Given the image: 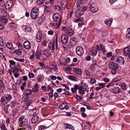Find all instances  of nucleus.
I'll return each mask as SVG.
<instances>
[{
  "label": "nucleus",
  "instance_id": "obj_23",
  "mask_svg": "<svg viewBox=\"0 0 130 130\" xmlns=\"http://www.w3.org/2000/svg\"><path fill=\"white\" fill-rule=\"evenodd\" d=\"M76 38L74 37L71 38L70 40V43L72 46H74L76 43Z\"/></svg>",
  "mask_w": 130,
  "mask_h": 130
},
{
  "label": "nucleus",
  "instance_id": "obj_33",
  "mask_svg": "<svg viewBox=\"0 0 130 130\" xmlns=\"http://www.w3.org/2000/svg\"><path fill=\"white\" fill-rule=\"evenodd\" d=\"M7 16L3 15V16L1 17V22L3 23H7L8 20L6 18V17Z\"/></svg>",
  "mask_w": 130,
  "mask_h": 130
},
{
  "label": "nucleus",
  "instance_id": "obj_47",
  "mask_svg": "<svg viewBox=\"0 0 130 130\" xmlns=\"http://www.w3.org/2000/svg\"><path fill=\"white\" fill-rule=\"evenodd\" d=\"M9 26L11 29H14L15 27V25L14 23L12 22L11 23H9Z\"/></svg>",
  "mask_w": 130,
  "mask_h": 130
},
{
  "label": "nucleus",
  "instance_id": "obj_57",
  "mask_svg": "<svg viewBox=\"0 0 130 130\" xmlns=\"http://www.w3.org/2000/svg\"><path fill=\"white\" fill-rule=\"evenodd\" d=\"M41 88L44 92H46L47 91L46 87L45 86H42Z\"/></svg>",
  "mask_w": 130,
  "mask_h": 130
},
{
  "label": "nucleus",
  "instance_id": "obj_48",
  "mask_svg": "<svg viewBox=\"0 0 130 130\" xmlns=\"http://www.w3.org/2000/svg\"><path fill=\"white\" fill-rule=\"evenodd\" d=\"M4 44V41L2 38L0 37V46H3Z\"/></svg>",
  "mask_w": 130,
  "mask_h": 130
},
{
  "label": "nucleus",
  "instance_id": "obj_44",
  "mask_svg": "<svg viewBox=\"0 0 130 130\" xmlns=\"http://www.w3.org/2000/svg\"><path fill=\"white\" fill-rule=\"evenodd\" d=\"M101 50L102 51V52L103 53H105L106 52V49L105 47L102 44H101Z\"/></svg>",
  "mask_w": 130,
  "mask_h": 130
},
{
  "label": "nucleus",
  "instance_id": "obj_26",
  "mask_svg": "<svg viewBox=\"0 0 130 130\" xmlns=\"http://www.w3.org/2000/svg\"><path fill=\"white\" fill-rule=\"evenodd\" d=\"M48 47L50 50H54L55 49V43H52L50 42L48 44Z\"/></svg>",
  "mask_w": 130,
  "mask_h": 130
},
{
  "label": "nucleus",
  "instance_id": "obj_27",
  "mask_svg": "<svg viewBox=\"0 0 130 130\" xmlns=\"http://www.w3.org/2000/svg\"><path fill=\"white\" fill-rule=\"evenodd\" d=\"M10 63V66L11 69H13L15 68V62L12 60H10L9 61Z\"/></svg>",
  "mask_w": 130,
  "mask_h": 130
},
{
  "label": "nucleus",
  "instance_id": "obj_13",
  "mask_svg": "<svg viewBox=\"0 0 130 130\" xmlns=\"http://www.w3.org/2000/svg\"><path fill=\"white\" fill-rule=\"evenodd\" d=\"M59 108L61 109H65L67 110L69 109V107L67 105L66 103H63L60 105Z\"/></svg>",
  "mask_w": 130,
  "mask_h": 130
},
{
  "label": "nucleus",
  "instance_id": "obj_54",
  "mask_svg": "<svg viewBox=\"0 0 130 130\" xmlns=\"http://www.w3.org/2000/svg\"><path fill=\"white\" fill-rule=\"evenodd\" d=\"M85 73L88 76H90L92 75V73L88 70L86 71Z\"/></svg>",
  "mask_w": 130,
  "mask_h": 130
},
{
  "label": "nucleus",
  "instance_id": "obj_11",
  "mask_svg": "<svg viewBox=\"0 0 130 130\" xmlns=\"http://www.w3.org/2000/svg\"><path fill=\"white\" fill-rule=\"evenodd\" d=\"M116 61L118 63L121 64H123L124 63V58L121 56H118L116 57Z\"/></svg>",
  "mask_w": 130,
  "mask_h": 130
},
{
  "label": "nucleus",
  "instance_id": "obj_3",
  "mask_svg": "<svg viewBox=\"0 0 130 130\" xmlns=\"http://www.w3.org/2000/svg\"><path fill=\"white\" fill-rule=\"evenodd\" d=\"M39 14L38 8L37 7H35L31 10L30 16L32 19L36 20L38 17Z\"/></svg>",
  "mask_w": 130,
  "mask_h": 130
},
{
  "label": "nucleus",
  "instance_id": "obj_28",
  "mask_svg": "<svg viewBox=\"0 0 130 130\" xmlns=\"http://www.w3.org/2000/svg\"><path fill=\"white\" fill-rule=\"evenodd\" d=\"M43 56L44 55L46 56V57H49L51 54V52L47 50H44L43 52Z\"/></svg>",
  "mask_w": 130,
  "mask_h": 130
},
{
  "label": "nucleus",
  "instance_id": "obj_38",
  "mask_svg": "<svg viewBox=\"0 0 130 130\" xmlns=\"http://www.w3.org/2000/svg\"><path fill=\"white\" fill-rule=\"evenodd\" d=\"M121 88L124 90H125L126 89L125 84L123 82H122L119 83V84Z\"/></svg>",
  "mask_w": 130,
  "mask_h": 130
},
{
  "label": "nucleus",
  "instance_id": "obj_36",
  "mask_svg": "<svg viewBox=\"0 0 130 130\" xmlns=\"http://www.w3.org/2000/svg\"><path fill=\"white\" fill-rule=\"evenodd\" d=\"M53 8L56 11L59 12L61 10V8L59 5H54Z\"/></svg>",
  "mask_w": 130,
  "mask_h": 130
},
{
  "label": "nucleus",
  "instance_id": "obj_45",
  "mask_svg": "<svg viewBox=\"0 0 130 130\" xmlns=\"http://www.w3.org/2000/svg\"><path fill=\"white\" fill-rule=\"evenodd\" d=\"M37 4L39 5H41L44 2V0H37Z\"/></svg>",
  "mask_w": 130,
  "mask_h": 130
},
{
  "label": "nucleus",
  "instance_id": "obj_49",
  "mask_svg": "<svg viewBox=\"0 0 130 130\" xmlns=\"http://www.w3.org/2000/svg\"><path fill=\"white\" fill-rule=\"evenodd\" d=\"M98 85L100 86V87L102 89L105 87V84L102 83H99Z\"/></svg>",
  "mask_w": 130,
  "mask_h": 130
},
{
  "label": "nucleus",
  "instance_id": "obj_29",
  "mask_svg": "<svg viewBox=\"0 0 130 130\" xmlns=\"http://www.w3.org/2000/svg\"><path fill=\"white\" fill-rule=\"evenodd\" d=\"M31 100H29L28 102L25 103L23 106V107L25 108H28L29 106L31 104Z\"/></svg>",
  "mask_w": 130,
  "mask_h": 130
},
{
  "label": "nucleus",
  "instance_id": "obj_52",
  "mask_svg": "<svg viewBox=\"0 0 130 130\" xmlns=\"http://www.w3.org/2000/svg\"><path fill=\"white\" fill-rule=\"evenodd\" d=\"M28 76L29 78H32L34 77L35 75L33 73H29L28 74Z\"/></svg>",
  "mask_w": 130,
  "mask_h": 130
},
{
  "label": "nucleus",
  "instance_id": "obj_41",
  "mask_svg": "<svg viewBox=\"0 0 130 130\" xmlns=\"http://www.w3.org/2000/svg\"><path fill=\"white\" fill-rule=\"evenodd\" d=\"M13 6V1L11 0H9V9L11 8Z\"/></svg>",
  "mask_w": 130,
  "mask_h": 130
},
{
  "label": "nucleus",
  "instance_id": "obj_62",
  "mask_svg": "<svg viewBox=\"0 0 130 130\" xmlns=\"http://www.w3.org/2000/svg\"><path fill=\"white\" fill-rule=\"evenodd\" d=\"M114 86V84H113L112 83H110L108 85H107V87L108 88H109L110 86L113 87V86Z\"/></svg>",
  "mask_w": 130,
  "mask_h": 130
},
{
  "label": "nucleus",
  "instance_id": "obj_8",
  "mask_svg": "<svg viewBox=\"0 0 130 130\" xmlns=\"http://www.w3.org/2000/svg\"><path fill=\"white\" fill-rule=\"evenodd\" d=\"M84 13V11L82 10V8H80L76 11L75 13V15L77 18H79Z\"/></svg>",
  "mask_w": 130,
  "mask_h": 130
},
{
  "label": "nucleus",
  "instance_id": "obj_63",
  "mask_svg": "<svg viewBox=\"0 0 130 130\" xmlns=\"http://www.w3.org/2000/svg\"><path fill=\"white\" fill-rule=\"evenodd\" d=\"M48 34L50 35H52L54 34V31L52 30H49L48 31Z\"/></svg>",
  "mask_w": 130,
  "mask_h": 130
},
{
  "label": "nucleus",
  "instance_id": "obj_20",
  "mask_svg": "<svg viewBox=\"0 0 130 130\" xmlns=\"http://www.w3.org/2000/svg\"><path fill=\"white\" fill-rule=\"evenodd\" d=\"M64 128L65 129L68 128L72 130H74V127L71 124L66 123L64 124Z\"/></svg>",
  "mask_w": 130,
  "mask_h": 130
},
{
  "label": "nucleus",
  "instance_id": "obj_17",
  "mask_svg": "<svg viewBox=\"0 0 130 130\" xmlns=\"http://www.w3.org/2000/svg\"><path fill=\"white\" fill-rule=\"evenodd\" d=\"M123 52L124 55H128L130 52V46H128L125 47L124 49Z\"/></svg>",
  "mask_w": 130,
  "mask_h": 130
},
{
  "label": "nucleus",
  "instance_id": "obj_5",
  "mask_svg": "<svg viewBox=\"0 0 130 130\" xmlns=\"http://www.w3.org/2000/svg\"><path fill=\"white\" fill-rule=\"evenodd\" d=\"M76 52L78 55L79 56H82L84 53V50L81 46H78L76 48Z\"/></svg>",
  "mask_w": 130,
  "mask_h": 130
},
{
  "label": "nucleus",
  "instance_id": "obj_16",
  "mask_svg": "<svg viewBox=\"0 0 130 130\" xmlns=\"http://www.w3.org/2000/svg\"><path fill=\"white\" fill-rule=\"evenodd\" d=\"M113 19L111 18L106 19L105 21V23L108 26H110L112 23Z\"/></svg>",
  "mask_w": 130,
  "mask_h": 130
},
{
  "label": "nucleus",
  "instance_id": "obj_46",
  "mask_svg": "<svg viewBox=\"0 0 130 130\" xmlns=\"http://www.w3.org/2000/svg\"><path fill=\"white\" fill-rule=\"evenodd\" d=\"M96 80L93 78H91L90 81V82L91 84H94L96 83Z\"/></svg>",
  "mask_w": 130,
  "mask_h": 130
},
{
  "label": "nucleus",
  "instance_id": "obj_4",
  "mask_svg": "<svg viewBox=\"0 0 130 130\" xmlns=\"http://www.w3.org/2000/svg\"><path fill=\"white\" fill-rule=\"evenodd\" d=\"M19 120L20 123L22 124V126H25L27 123V120L25 118L24 116H22L20 117Z\"/></svg>",
  "mask_w": 130,
  "mask_h": 130
},
{
  "label": "nucleus",
  "instance_id": "obj_32",
  "mask_svg": "<svg viewBox=\"0 0 130 130\" xmlns=\"http://www.w3.org/2000/svg\"><path fill=\"white\" fill-rule=\"evenodd\" d=\"M113 92L116 93H119L120 92V90L119 88L118 87H114L112 89Z\"/></svg>",
  "mask_w": 130,
  "mask_h": 130
},
{
  "label": "nucleus",
  "instance_id": "obj_25",
  "mask_svg": "<svg viewBox=\"0 0 130 130\" xmlns=\"http://www.w3.org/2000/svg\"><path fill=\"white\" fill-rule=\"evenodd\" d=\"M74 70L75 72L77 75H79L82 74V70L79 69L75 68H74Z\"/></svg>",
  "mask_w": 130,
  "mask_h": 130
},
{
  "label": "nucleus",
  "instance_id": "obj_50",
  "mask_svg": "<svg viewBox=\"0 0 130 130\" xmlns=\"http://www.w3.org/2000/svg\"><path fill=\"white\" fill-rule=\"evenodd\" d=\"M8 105H5L4 107V110L5 112L7 113H8Z\"/></svg>",
  "mask_w": 130,
  "mask_h": 130
},
{
  "label": "nucleus",
  "instance_id": "obj_60",
  "mask_svg": "<svg viewBox=\"0 0 130 130\" xmlns=\"http://www.w3.org/2000/svg\"><path fill=\"white\" fill-rule=\"evenodd\" d=\"M42 45L44 46H45L47 45V42L46 41L44 40L42 41Z\"/></svg>",
  "mask_w": 130,
  "mask_h": 130
},
{
  "label": "nucleus",
  "instance_id": "obj_51",
  "mask_svg": "<svg viewBox=\"0 0 130 130\" xmlns=\"http://www.w3.org/2000/svg\"><path fill=\"white\" fill-rule=\"evenodd\" d=\"M83 20V18L81 17L79 19H76L75 20V22L76 23H78V22H80Z\"/></svg>",
  "mask_w": 130,
  "mask_h": 130
},
{
  "label": "nucleus",
  "instance_id": "obj_21",
  "mask_svg": "<svg viewBox=\"0 0 130 130\" xmlns=\"http://www.w3.org/2000/svg\"><path fill=\"white\" fill-rule=\"evenodd\" d=\"M92 63L91 65V67L94 68L95 66H99V63L95 59L93 58L92 60Z\"/></svg>",
  "mask_w": 130,
  "mask_h": 130
},
{
  "label": "nucleus",
  "instance_id": "obj_35",
  "mask_svg": "<svg viewBox=\"0 0 130 130\" xmlns=\"http://www.w3.org/2000/svg\"><path fill=\"white\" fill-rule=\"evenodd\" d=\"M14 52H15L16 54L18 55H21L22 53V50L21 49H18L15 51L14 50Z\"/></svg>",
  "mask_w": 130,
  "mask_h": 130
},
{
  "label": "nucleus",
  "instance_id": "obj_42",
  "mask_svg": "<svg viewBox=\"0 0 130 130\" xmlns=\"http://www.w3.org/2000/svg\"><path fill=\"white\" fill-rule=\"evenodd\" d=\"M4 87L3 82L1 80H0V89L3 90Z\"/></svg>",
  "mask_w": 130,
  "mask_h": 130
},
{
  "label": "nucleus",
  "instance_id": "obj_15",
  "mask_svg": "<svg viewBox=\"0 0 130 130\" xmlns=\"http://www.w3.org/2000/svg\"><path fill=\"white\" fill-rule=\"evenodd\" d=\"M24 47L26 49H29L31 47L30 42L28 41H25L23 44Z\"/></svg>",
  "mask_w": 130,
  "mask_h": 130
},
{
  "label": "nucleus",
  "instance_id": "obj_24",
  "mask_svg": "<svg viewBox=\"0 0 130 130\" xmlns=\"http://www.w3.org/2000/svg\"><path fill=\"white\" fill-rule=\"evenodd\" d=\"M39 87L37 83H36L32 89V91L34 92H37L39 90Z\"/></svg>",
  "mask_w": 130,
  "mask_h": 130
},
{
  "label": "nucleus",
  "instance_id": "obj_40",
  "mask_svg": "<svg viewBox=\"0 0 130 130\" xmlns=\"http://www.w3.org/2000/svg\"><path fill=\"white\" fill-rule=\"evenodd\" d=\"M55 39L56 40V48L57 49L58 47V34H56L55 35Z\"/></svg>",
  "mask_w": 130,
  "mask_h": 130
},
{
  "label": "nucleus",
  "instance_id": "obj_64",
  "mask_svg": "<svg viewBox=\"0 0 130 130\" xmlns=\"http://www.w3.org/2000/svg\"><path fill=\"white\" fill-rule=\"evenodd\" d=\"M15 59L17 61H20L21 62H23L24 61V59L15 58Z\"/></svg>",
  "mask_w": 130,
  "mask_h": 130
},
{
  "label": "nucleus",
  "instance_id": "obj_39",
  "mask_svg": "<svg viewBox=\"0 0 130 130\" xmlns=\"http://www.w3.org/2000/svg\"><path fill=\"white\" fill-rule=\"evenodd\" d=\"M1 101L2 103V104L5 106V105H8L7 104V102H6V101H5V98L4 97L2 98L1 100Z\"/></svg>",
  "mask_w": 130,
  "mask_h": 130
},
{
  "label": "nucleus",
  "instance_id": "obj_1",
  "mask_svg": "<svg viewBox=\"0 0 130 130\" xmlns=\"http://www.w3.org/2000/svg\"><path fill=\"white\" fill-rule=\"evenodd\" d=\"M52 17L54 22L53 23H51V25L57 29L59 27L61 24L62 17L59 13H55L53 15Z\"/></svg>",
  "mask_w": 130,
  "mask_h": 130
},
{
  "label": "nucleus",
  "instance_id": "obj_55",
  "mask_svg": "<svg viewBox=\"0 0 130 130\" xmlns=\"http://www.w3.org/2000/svg\"><path fill=\"white\" fill-rule=\"evenodd\" d=\"M46 126L43 125H40L39 126L38 130H42L44 128H45Z\"/></svg>",
  "mask_w": 130,
  "mask_h": 130
},
{
  "label": "nucleus",
  "instance_id": "obj_61",
  "mask_svg": "<svg viewBox=\"0 0 130 130\" xmlns=\"http://www.w3.org/2000/svg\"><path fill=\"white\" fill-rule=\"evenodd\" d=\"M50 78L53 80H55L57 79V77L55 76H50Z\"/></svg>",
  "mask_w": 130,
  "mask_h": 130
},
{
  "label": "nucleus",
  "instance_id": "obj_53",
  "mask_svg": "<svg viewBox=\"0 0 130 130\" xmlns=\"http://www.w3.org/2000/svg\"><path fill=\"white\" fill-rule=\"evenodd\" d=\"M118 69H111V73L112 75L115 74L117 73L116 71Z\"/></svg>",
  "mask_w": 130,
  "mask_h": 130
},
{
  "label": "nucleus",
  "instance_id": "obj_18",
  "mask_svg": "<svg viewBox=\"0 0 130 130\" xmlns=\"http://www.w3.org/2000/svg\"><path fill=\"white\" fill-rule=\"evenodd\" d=\"M44 79V77L43 75L41 74H39L36 78V80L37 82L41 83Z\"/></svg>",
  "mask_w": 130,
  "mask_h": 130
},
{
  "label": "nucleus",
  "instance_id": "obj_43",
  "mask_svg": "<svg viewBox=\"0 0 130 130\" xmlns=\"http://www.w3.org/2000/svg\"><path fill=\"white\" fill-rule=\"evenodd\" d=\"M0 127L1 129V130H7L6 126L4 124H2L0 126Z\"/></svg>",
  "mask_w": 130,
  "mask_h": 130
},
{
  "label": "nucleus",
  "instance_id": "obj_10",
  "mask_svg": "<svg viewBox=\"0 0 130 130\" xmlns=\"http://www.w3.org/2000/svg\"><path fill=\"white\" fill-rule=\"evenodd\" d=\"M65 32L69 36H71L74 34V31L72 29L69 27L67 28Z\"/></svg>",
  "mask_w": 130,
  "mask_h": 130
},
{
  "label": "nucleus",
  "instance_id": "obj_9",
  "mask_svg": "<svg viewBox=\"0 0 130 130\" xmlns=\"http://www.w3.org/2000/svg\"><path fill=\"white\" fill-rule=\"evenodd\" d=\"M90 10L93 13H95L98 11V8L96 5L95 4H93L90 6Z\"/></svg>",
  "mask_w": 130,
  "mask_h": 130
},
{
  "label": "nucleus",
  "instance_id": "obj_7",
  "mask_svg": "<svg viewBox=\"0 0 130 130\" xmlns=\"http://www.w3.org/2000/svg\"><path fill=\"white\" fill-rule=\"evenodd\" d=\"M61 40L62 42L64 44H67L68 41V36L65 34H63L62 35L61 37Z\"/></svg>",
  "mask_w": 130,
  "mask_h": 130
},
{
  "label": "nucleus",
  "instance_id": "obj_58",
  "mask_svg": "<svg viewBox=\"0 0 130 130\" xmlns=\"http://www.w3.org/2000/svg\"><path fill=\"white\" fill-rule=\"evenodd\" d=\"M26 84V83L25 82H24L22 85L20 87V88L21 90H23L24 89V87Z\"/></svg>",
  "mask_w": 130,
  "mask_h": 130
},
{
  "label": "nucleus",
  "instance_id": "obj_34",
  "mask_svg": "<svg viewBox=\"0 0 130 130\" xmlns=\"http://www.w3.org/2000/svg\"><path fill=\"white\" fill-rule=\"evenodd\" d=\"M31 93V90L29 89H27L25 90L24 93L25 95L27 96L30 95Z\"/></svg>",
  "mask_w": 130,
  "mask_h": 130
},
{
  "label": "nucleus",
  "instance_id": "obj_30",
  "mask_svg": "<svg viewBox=\"0 0 130 130\" xmlns=\"http://www.w3.org/2000/svg\"><path fill=\"white\" fill-rule=\"evenodd\" d=\"M7 13L6 11L4 10L0 9V17L4 16H7Z\"/></svg>",
  "mask_w": 130,
  "mask_h": 130
},
{
  "label": "nucleus",
  "instance_id": "obj_56",
  "mask_svg": "<svg viewBox=\"0 0 130 130\" xmlns=\"http://www.w3.org/2000/svg\"><path fill=\"white\" fill-rule=\"evenodd\" d=\"M72 69L70 67H67L66 68V70L69 72H71V71Z\"/></svg>",
  "mask_w": 130,
  "mask_h": 130
},
{
  "label": "nucleus",
  "instance_id": "obj_2",
  "mask_svg": "<svg viewBox=\"0 0 130 130\" xmlns=\"http://www.w3.org/2000/svg\"><path fill=\"white\" fill-rule=\"evenodd\" d=\"M80 84L81 85L79 87L78 92L80 94L83 95L85 94V91L87 90L88 86L83 81L81 82Z\"/></svg>",
  "mask_w": 130,
  "mask_h": 130
},
{
  "label": "nucleus",
  "instance_id": "obj_22",
  "mask_svg": "<svg viewBox=\"0 0 130 130\" xmlns=\"http://www.w3.org/2000/svg\"><path fill=\"white\" fill-rule=\"evenodd\" d=\"M91 52L92 55L93 56H96L98 52L96 48L95 47H93L91 50Z\"/></svg>",
  "mask_w": 130,
  "mask_h": 130
},
{
  "label": "nucleus",
  "instance_id": "obj_14",
  "mask_svg": "<svg viewBox=\"0 0 130 130\" xmlns=\"http://www.w3.org/2000/svg\"><path fill=\"white\" fill-rule=\"evenodd\" d=\"M33 114L34 116L31 119V121L33 123H35L39 119V117L37 116H36V112H34Z\"/></svg>",
  "mask_w": 130,
  "mask_h": 130
},
{
  "label": "nucleus",
  "instance_id": "obj_19",
  "mask_svg": "<svg viewBox=\"0 0 130 130\" xmlns=\"http://www.w3.org/2000/svg\"><path fill=\"white\" fill-rule=\"evenodd\" d=\"M36 57L38 59H40L44 58L43 54L40 52L36 53L35 54Z\"/></svg>",
  "mask_w": 130,
  "mask_h": 130
},
{
  "label": "nucleus",
  "instance_id": "obj_37",
  "mask_svg": "<svg viewBox=\"0 0 130 130\" xmlns=\"http://www.w3.org/2000/svg\"><path fill=\"white\" fill-rule=\"evenodd\" d=\"M68 78L71 80L74 81H76L77 78L74 76L72 75H69L68 76Z\"/></svg>",
  "mask_w": 130,
  "mask_h": 130
},
{
  "label": "nucleus",
  "instance_id": "obj_59",
  "mask_svg": "<svg viewBox=\"0 0 130 130\" xmlns=\"http://www.w3.org/2000/svg\"><path fill=\"white\" fill-rule=\"evenodd\" d=\"M44 10L46 11L47 12H49L50 11V9L49 7L47 6H46L44 8Z\"/></svg>",
  "mask_w": 130,
  "mask_h": 130
},
{
  "label": "nucleus",
  "instance_id": "obj_12",
  "mask_svg": "<svg viewBox=\"0 0 130 130\" xmlns=\"http://www.w3.org/2000/svg\"><path fill=\"white\" fill-rule=\"evenodd\" d=\"M42 33L40 31H39L37 33L36 36V39L37 41L38 42H40L42 40Z\"/></svg>",
  "mask_w": 130,
  "mask_h": 130
},
{
  "label": "nucleus",
  "instance_id": "obj_31",
  "mask_svg": "<svg viewBox=\"0 0 130 130\" xmlns=\"http://www.w3.org/2000/svg\"><path fill=\"white\" fill-rule=\"evenodd\" d=\"M9 49L11 50V52L9 51V52L11 53H13L14 52V49L13 45L10 42H9Z\"/></svg>",
  "mask_w": 130,
  "mask_h": 130
},
{
  "label": "nucleus",
  "instance_id": "obj_6",
  "mask_svg": "<svg viewBox=\"0 0 130 130\" xmlns=\"http://www.w3.org/2000/svg\"><path fill=\"white\" fill-rule=\"evenodd\" d=\"M108 66L109 68L111 69H118V64L112 62H110L108 64Z\"/></svg>",
  "mask_w": 130,
  "mask_h": 130
}]
</instances>
